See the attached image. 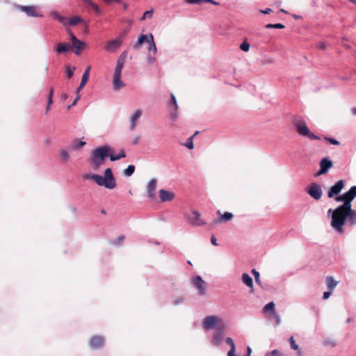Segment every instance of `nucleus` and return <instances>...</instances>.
<instances>
[{"instance_id":"obj_8","label":"nucleus","mask_w":356,"mask_h":356,"mask_svg":"<svg viewBox=\"0 0 356 356\" xmlns=\"http://www.w3.org/2000/svg\"><path fill=\"white\" fill-rule=\"evenodd\" d=\"M225 325H219L216 329L210 342L215 346H219L224 338Z\"/></svg>"},{"instance_id":"obj_16","label":"nucleus","mask_w":356,"mask_h":356,"mask_svg":"<svg viewBox=\"0 0 356 356\" xmlns=\"http://www.w3.org/2000/svg\"><path fill=\"white\" fill-rule=\"evenodd\" d=\"M18 8L26 13L29 17H42L43 15L36 12L35 7L33 6H18Z\"/></svg>"},{"instance_id":"obj_53","label":"nucleus","mask_w":356,"mask_h":356,"mask_svg":"<svg viewBox=\"0 0 356 356\" xmlns=\"http://www.w3.org/2000/svg\"><path fill=\"white\" fill-rule=\"evenodd\" d=\"M60 156L63 159H67L69 158V153L66 150V149H61L60 151Z\"/></svg>"},{"instance_id":"obj_59","label":"nucleus","mask_w":356,"mask_h":356,"mask_svg":"<svg viewBox=\"0 0 356 356\" xmlns=\"http://www.w3.org/2000/svg\"><path fill=\"white\" fill-rule=\"evenodd\" d=\"M184 302V298L180 297V298H177L175 301H174V305H177L180 303H182Z\"/></svg>"},{"instance_id":"obj_33","label":"nucleus","mask_w":356,"mask_h":356,"mask_svg":"<svg viewBox=\"0 0 356 356\" xmlns=\"http://www.w3.org/2000/svg\"><path fill=\"white\" fill-rule=\"evenodd\" d=\"M135 171V166L134 165H129L126 169L123 170V175L125 177H131Z\"/></svg>"},{"instance_id":"obj_48","label":"nucleus","mask_w":356,"mask_h":356,"mask_svg":"<svg viewBox=\"0 0 356 356\" xmlns=\"http://www.w3.org/2000/svg\"><path fill=\"white\" fill-rule=\"evenodd\" d=\"M153 15V9L145 12L140 18V20H145L147 17L152 18Z\"/></svg>"},{"instance_id":"obj_62","label":"nucleus","mask_w":356,"mask_h":356,"mask_svg":"<svg viewBox=\"0 0 356 356\" xmlns=\"http://www.w3.org/2000/svg\"><path fill=\"white\" fill-rule=\"evenodd\" d=\"M205 1H206L205 3H210L216 5V6L220 5V3L215 0H205Z\"/></svg>"},{"instance_id":"obj_56","label":"nucleus","mask_w":356,"mask_h":356,"mask_svg":"<svg viewBox=\"0 0 356 356\" xmlns=\"http://www.w3.org/2000/svg\"><path fill=\"white\" fill-rule=\"evenodd\" d=\"M147 61L149 64H153L156 61V58L149 54L147 57Z\"/></svg>"},{"instance_id":"obj_35","label":"nucleus","mask_w":356,"mask_h":356,"mask_svg":"<svg viewBox=\"0 0 356 356\" xmlns=\"http://www.w3.org/2000/svg\"><path fill=\"white\" fill-rule=\"evenodd\" d=\"M82 22H83V19L81 17L76 16V17L69 19L68 24L70 26H75L77 24L81 23Z\"/></svg>"},{"instance_id":"obj_61","label":"nucleus","mask_w":356,"mask_h":356,"mask_svg":"<svg viewBox=\"0 0 356 356\" xmlns=\"http://www.w3.org/2000/svg\"><path fill=\"white\" fill-rule=\"evenodd\" d=\"M260 12L263 14H270L271 12H272V9L271 8H267L264 10H261Z\"/></svg>"},{"instance_id":"obj_52","label":"nucleus","mask_w":356,"mask_h":356,"mask_svg":"<svg viewBox=\"0 0 356 356\" xmlns=\"http://www.w3.org/2000/svg\"><path fill=\"white\" fill-rule=\"evenodd\" d=\"M225 342L230 346V348H236L234 340L231 337H227Z\"/></svg>"},{"instance_id":"obj_17","label":"nucleus","mask_w":356,"mask_h":356,"mask_svg":"<svg viewBox=\"0 0 356 356\" xmlns=\"http://www.w3.org/2000/svg\"><path fill=\"white\" fill-rule=\"evenodd\" d=\"M104 338L102 336H93L90 341L89 345L92 349H99L104 346Z\"/></svg>"},{"instance_id":"obj_13","label":"nucleus","mask_w":356,"mask_h":356,"mask_svg":"<svg viewBox=\"0 0 356 356\" xmlns=\"http://www.w3.org/2000/svg\"><path fill=\"white\" fill-rule=\"evenodd\" d=\"M345 186V181L343 180H339L332 186L327 192V196L329 198H332L335 195L340 193Z\"/></svg>"},{"instance_id":"obj_15","label":"nucleus","mask_w":356,"mask_h":356,"mask_svg":"<svg viewBox=\"0 0 356 356\" xmlns=\"http://www.w3.org/2000/svg\"><path fill=\"white\" fill-rule=\"evenodd\" d=\"M168 107H172L173 110L170 112V118L173 120H177L178 118V105L175 96L173 94L170 95V100L167 103Z\"/></svg>"},{"instance_id":"obj_57","label":"nucleus","mask_w":356,"mask_h":356,"mask_svg":"<svg viewBox=\"0 0 356 356\" xmlns=\"http://www.w3.org/2000/svg\"><path fill=\"white\" fill-rule=\"evenodd\" d=\"M332 292V291H331L330 290H329L328 291H325V292L323 293V295L322 298H323V300H327V298L331 296Z\"/></svg>"},{"instance_id":"obj_36","label":"nucleus","mask_w":356,"mask_h":356,"mask_svg":"<svg viewBox=\"0 0 356 356\" xmlns=\"http://www.w3.org/2000/svg\"><path fill=\"white\" fill-rule=\"evenodd\" d=\"M127 55H128L127 51L125 50V51H122L118 56L117 63H120V64L124 65L125 60L127 57Z\"/></svg>"},{"instance_id":"obj_30","label":"nucleus","mask_w":356,"mask_h":356,"mask_svg":"<svg viewBox=\"0 0 356 356\" xmlns=\"http://www.w3.org/2000/svg\"><path fill=\"white\" fill-rule=\"evenodd\" d=\"M326 283L329 290L332 291L337 285V282L334 280L332 276H327L326 277Z\"/></svg>"},{"instance_id":"obj_55","label":"nucleus","mask_w":356,"mask_h":356,"mask_svg":"<svg viewBox=\"0 0 356 356\" xmlns=\"http://www.w3.org/2000/svg\"><path fill=\"white\" fill-rule=\"evenodd\" d=\"M271 315L273 316V318L275 320L276 324L277 325L280 324L281 320H280V317L279 314L277 313H276V312H275L272 313Z\"/></svg>"},{"instance_id":"obj_18","label":"nucleus","mask_w":356,"mask_h":356,"mask_svg":"<svg viewBox=\"0 0 356 356\" xmlns=\"http://www.w3.org/2000/svg\"><path fill=\"white\" fill-rule=\"evenodd\" d=\"M159 198L162 202H170L175 197V195L173 192L165 189H161L159 191Z\"/></svg>"},{"instance_id":"obj_1","label":"nucleus","mask_w":356,"mask_h":356,"mask_svg":"<svg viewBox=\"0 0 356 356\" xmlns=\"http://www.w3.org/2000/svg\"><path fill=\"white\" fill-rule=\"evenodd\" d=\"M113 153L114 149L108 145H102L96 148L91 154L90 165L93 168H99L104 163L106 158L111 159Z\"/></svg>"},{"instance_id":"obj_21","label":"nucleus","mask_w":356,"mask_h":356,"mask_svg":"<svg viewBox=\"0 0 356 356\" xmlns=\"http://www.w3.org/2000/svg\"><path fill=\"white\" fill-rule=\"evenodd\" d=\"M156 188V179H152L147 186V196L152 199L155 195V190Z\"/></svg>"},{"instance_id":"obj_26","label":"nucleus","mask_w":356,"mask_h":356,"mask_svg":"<svg viewBox=\"0 0 356 356\" xmlns=\"http://www.w3.org/2000/svg\"><path fill=\"white\" fill-rule=\"evenodd\" d=\"M149 35H144V34H141L138 38V40H137V42H136V44H134V49H138L139 47L144 42H146L148 43V41H149Z\"/></svg>"},{"instance_id":"obj_29","label":"nucleus","mask_w":356,"mask_h":356,"mask_svg":"<svg viewBox=\"0 0 356 356\" xmlns=\"http://www.w3.org/2000/svg\"><path fill=\"white\" fill-rule=\"evenodd\" d=\"M148 44V51L149 52L152 51L154 54H156L157 51V48L154 40L153 35L152 33H149Z\"/></svg>"},{"instance_id":"obj_40","label":"nucleus","mask_w":356,"mask_h":356,"mask_svg":"<svg viewBox=\"0 0 356 356\" xmlns=\"http://www.w3.org/2000/svg\"><path fill=\"white\" fill-rule=\"evenodd\" d=\"M53 95H54V89L50 88L49 93L48 95V102L47 106V111L49 110L50 105L53 103Z\"/></svg>"},{"instance_id":"obj_42","label":"nucleus","mask_w":356,"mask_h":356,"mask_svg":"<svg viewBox=\"0 0 356 356\" xmlns=\"http://www.w3.org/2000/svg\"><path fill=\"white\" fill-rule=\"evenodd\" d=\"M74 70H75V67H71L70 66H67L66 67L65 72H66L67 78L70 79L73 76Z\"/></svg>"},{"instance_id":"obj_23","label":"nucleus","mask_w":356,"mask_h":356,"mask_svg":"<svg viewBox=\"0 0 356 356\" xmlns=\"http://www.w3.org/2000/svg\"><path fill=\"white\" fill-rule=\"evenodd\" d=\"M86 6L88 8H91L97 15H102V10L99 6L95 3L92 0H82Z\"/></svg>"},{"instance_id":"obj_50","label":"nucleus","mask_w":356,"mask_h":356,"mask_svg":"<svg viewBox=\"0 0 356 356\" xmlns=\"http://www.w3.org/2000/svg\"><path fill=\"white\" fill-rule=\"evenodd\" d=\"M323 343H324V345L330 346V347H334L337 345L336 342L334 340L330 339H325L323 341Z\"/></svg>"},{"instance_id":"obj_11","label":"nucleus","mask_w":356,"mask_h":356,"mask_svg":"<svg viewBox=\"0 0 356 356\" xmlns=\"http://www.w3.org/2000/svg\"><path fill=\"white\" fill-rule=\"evenodd\" d=\"M192 284L194 287L197 290L200 296L206 294V283L201 276L196 275L192 279Z\"/></svg>"},{"instance_id":"obj_20","label":"nucleus","mask_w":356,"mask_h":356,"mask_svg":"<svg viewBox=\"0 0 356 356\" xmlns=\"http://www.w3.org/2000/svg\"><path fill=\"white\" fill-rule=\"evenodd\" d=\"M104 178L106 179L107 182L111 184V186L114 188L116 186L115 178L113 174L112 170L109 168L105 169Z\"/></svg>"},{"instance_id":"obj_44","label":"nucleus","mask_w":356,"mask_h":356,"mask_svg":"<svg viewBox=\"0 0 356 356\" xmlns=\"http://www.w3.org/2000/svg\"><path fill=\"white\" fill-rule=\"evenodd\" d=\"M289 342H290L291 348L293 350H298V351L299 350V346L298 344H296L293 337H291L289 338Z\"/></svg>"},{"instance_id":"obj_7","label":"nucleus","mask_w":356,"mask_h":356,"mask_svg":"<svg viewBox=\"0 0 356 356\" xmlns=\"http://www.w3.org/2000/svg\"><path fill=\"white\" fill-rule=\"evenodd\" d=\"M308 195L314 199L315 200H318L321 198L323 191L321 186L317 183H312L306 190Z\"/></svg>"},{"instance_id":"obj_12","label":"nucleus","mask_w":356,"mask_h":356,"mask_svg":"<svg viewBox=\"0 0 356 356\" xmlns=\"http://www.w3.org/2000/svg\"><path fill=\"white\" fill-rule=\"evenodd\" d=\"M122 44V38H116L115 39L108 41L104 46L106 51L110 53L115 52Z\"/></svg>"},{"instance_id":"obj_24","label":"nucleus","mask_w":356,"mask_h":356,"mask_svg":"<svg viewBox=\"0 0 356 356\" xmlns=\"http://www.w3.org/2000/svg\"><path fill=\"white\" fill-rule=\"evenodd\" d=\"M142 111L140 109L136 110L130 118V129L131 131L134 130L136 126V121L141 116Z\"/></svg>"},{"instance_id":"obj_34","label":"nucleus","mask_w":356,"mask_h":356,"mask_svg":"<svg viewBox=\"0 0 356 356\" xmlns=\"http://www.w3.org/2000/svg\"><path fill=\"white\" fill-rule=\"evenodd\" d=\"M198 134V131H196L193 136H191V137H189L187 140H186V142L184 144V146H186V147H188L189 149H193L194 148V145H193V138H194V136L195 135H197Z\"/></svg>"},{"instance_id":"obj_54","label":"nucleus","mask_w":356,"mask_h":356,"mask_svg":"<svg viewBox=\"0 0 356 356\" xmlns=\"http://www.w3.org/2000/svg\"><path fill=\"white\" fill-rule=\"evenodd\" d=\"M186 3L190 4H201L205 3V0H186Z\"/></svg>"},{"instance_id":"obj_32","label":"nucleus","mask_w":356,"mask_h":356,"mask_svg":"<svg viewBox=\"0 0 356 356\" xmlns=\"http://www.w3.org/2000/svg\"><path fill=\"white\" fill-rule=\"evenodd\" d=\"M126 156V154L123 149H121L117 155H115L114 153L111 154V161H115L120 159L124 158Z\"/></svg>"},{"instance_id":"obj_46","label":"nucleus","mask_w":356,"mask_h":356,"mask_svg":"<svg viewBox=\"0 0 356 356\" xmlns=\"http://www.w3.org/2000/svg\"><path fill=\"white\" fill-rule=\"evenodd\" d=\"M123 66L124 65L120 64V63H116L114 74H122V70L123 68Z\"/></svg>"},{"instance_id":"obj_51","label":"nucleus","mask_w":356,"mask_h":356,"mask_svg":"<svg viewBox=\"0 0 356 356\" xmlns=\"http://www.w3.org/2000/svg\"><path fill=\"white\" fill-rule=\"evenodd\" d=\"M124 239V236L123 235H121L116 240L112 241L111 244L114 245H119Z\"/></svg>"},{"instance_id":"obj_58","label":"nucleus","mask_w":356,"mask_h":356,"mask_svg":"<svg viewBox=\"0 0 356 356\" xmlns=\"http://www.w3.org/2000/svg\"><path fill=\"white\" fill-rule=\"evenodd\" d=\"M235 352L236 348H230L227 353V356H236Z\"/></svg>"},{"instance_id":"obj_4","label":"nucleus","mask_w":356,"mask_h":356,"mask_svg":"<svg viewBox=\"0 0 356 356\" xmlns=\"http://www.w3.org/2000/svg\"><path fill=\"white\" fill-rule=\"evenodd\" d=\"M219 325H225L224 321L216 316H208L204 318L202 327L205 330L217 328Z\"/></svg>"},{"instance_id":"obj_6","label":"nucleus","mask_w":356,"mask_h":356,"mask_svg":"<svg viewBox=\"0 0 356 356\" xmlns=\"http://www.w3.org/2000/svg\"><path fill=\"white\" fill-rule=\"evenodd\" d=\"M188 223L193 227L204 225L206 222L201 219V214L197 211H193L191 213L186 216Z\"/></svg>"},{"instance_id":"obj_31","label":"nucleus","mask_w":356,"mask_h":356,"mask_svg":"<svg viewBox=\"0 0 356 356\" xmlns=\"http://www.w3.org/2000/svg\"><path fill=\"white\" fill-rule=\"evenodd\" d=\"M51 16L54 18L58 19L60 23L63 24H68V19L64 16L60 15L58 13L54 11L51 13Z\"/></svg>"},{"instance_id":"obj_14","label":"nucleus","mask_w":356,"mask_h":356,"mask_svg":"<svg viewBox=\"0 0 356 356\" xmlns=\"http://www.w3.org/2000/svg\"><path fill=\"white\" fill-rule=\"evenodd\" d=\"M70 40L72 42V44H70L72 48L73 47L75 49L74 54L76 55H79L80 54V51L86 47V44L84 42L77 39V38L73 34L70 36Z\"/></svg>"},{"instance_id":"obj_2","label":"nucleus","mask_w":356,"mask_h":356,"mask_svg":"<svg viewBox=\"0 0 356 356\" xmlns=\"http://www.w3.org/2000/svg\"><path fill=\"white\" fill-rule=\"evenodd\" d=\"M328 213L332 214L331 226L338 232L342 234L343 232V226L345 224L347 218L354 214V211H337V209L332 210L330 209Z\"/></svg>"},{"instance_id":"obj_41","label":"nucleus","mask_w":356,"mask_h":356,"mask_svg":"<svg viewBox=\"0 0 356 356\" xmlns=\"http://www.w3.org/2000/svg\"><path fill=\"white\" fill-rule=\"evenodd\" d=\"M349 197L353 201V200L356 197V186H352L348 191H347Z\"/></svg>"},{"instance_id":"obj_63","label":"nucleus","mask_w":356,"mask_h":356,"mask_svg":"<svg viewBox=\"0 0 356 356\" xmlns=\"http://www.w3.org/2000/svg\"><path fill=\"white\" fill-rule=\"evenodd\" d=\"M139 140H140V138L139 136H136L134 138L133 141H132V144L133 145H137L139 142Z\"/></svg>"},{"instance_id":"obj_19","label":"nucleus","mask_w":356,"mask_h":356,"mask_svg":"<svg viewBox=\"0 0 356 356\" xmlns=\"http://www.w3.org/2000/svg\"><path fill=\"white\" fill-rule=\"evenodd\" d=\"M72 50V46L70 43L67 42L58 43L55 51L58 54H62L67 53Z\"/></svg>"},{"instance_id":"obj_47","label":"nucleus","mask_w":356,"mask_h":356,"mask_svg":"<svg viewBox=\"0 0 356 356\" xmlns=\"http://www.w3.org/2000/svg\"><path fill=\"white\" fill-rule=\"evenodd\" d=\"M240 49L243 51H248L249 49H250V44L247 42V41H243L241 44H240Z\"/></svg>"},{"instance_id":"obj_49","label":"nucleus","mask_w":356,"mask_h":356,"mask_svg":"<svg viewBox=\"0 0 356 356\" xmlns=\"http://www.w3.org/2000/svg\"><path fill=\"white\" fill-rule=\"evenodd\" d=\"M324 140L328 141L332 145H339L340 144L339 141L337 140L327 136H325Z\"/></svg>"},{"instance_id":"obj_64","label":"nucleus","mask_w":356,"mask_h":356,"mask_svg":"<svg viewBox=\"0 0 356 356\" xmlns=\"http://www.w3.org/2000/svg\"><path fill=\"white\" fill-rule=\"evenodd\" d=\"M252 353V349L250 346L247 347V353L245 356H250Z\"/></svg>"},{"instance_id":"obj_37","label":"nucleus","mask_w":356,"mask_h":356,"mask_svg":"<svg viewBox=\"0 0 356 356\" xmlns=\"http://www.w3.org/2000/svg\"><path fill=\"white\" fill-rule=\"evenodd\" d=\"M270 312L271 314L275 312V303L273 302H270L266 304L264 307V312Z\"/></svg>"},{"instance_id":"obj_45","label":"nucleus","mask_w":356,"mask_h":356,"mask_svg":"<svg viewBox=\"0 0 356 356\" xmlns=\"http://www.w3.org/2000/svg\"><path fill=\"white\" fill-rule=\"evenodd\" d=\"M265 356H285V355L282 354V353L277 350H273L272 351L268 352L267 353H266Z\"/></svg>"},{"instance_id":"obj_28","label":"nucleus","mask_w":356,"mask_h":356,"mask_svg":"<svg viewBox=\"0 0 356 356\" xmlns=\"http://www.w3.org/2000/svg\"><path fill=\"white\" fill-rule=\"evenodd\" d=\"M242 280H243V282L246 286H248L250 288H252V286H253V280H252V277L250 276L249 274H248L246 273H244L242 275Z\"/></svg>"},{"instance_id":"obj_3","label":"nucleus","mask_w":356,"mask_h":356,"mask_svg":"<svg viewBox=\"0 0 356 356\" xmlns=\"http://www.w3.org/2000/svg\"><path fill=\"white\" fill-rule=\"evenodd\" d=\"M293 124L296 131L301 136L307 138L309 140H320V137L312 132L305 120L301 117H295L293 119Z\"/></svg>"},{"instance_id":"obj_22","label":"nucleus","mask_w":356,"mask_h":356,"mask_svg":"<svg viewBox=\"0 0 356 356\" xmlns=\"http://www.w3.org/2000/svg\"><path fill=\"white\" fill-rule=\"evenodd\" d=\"M90 70V66H88L86 67V69L85 70V71L82 75L81 83H80L78 88L76 89V93H79L83 89V88L86 86V83L88 82V79H89Z\"/></svg>"},{"instance_id":"obj_39","label":"nucleus","mask_w":356,"mask_h":356,"mask_svg":"<svg viewBox=\"0 0 356 356\" xmlns=\"http://www.w3.org/2000/svg\"><path fill=\"white\" fill-rule=\"evenodd\" d=\"M86 144L85 141L76 140L72 143V149H78Z\"/></svg>"},{"instance_id":"obj_38","label":"nucleus","mask_w":356,"mask_h":356,"mask_svg":"<svg viewBox=\"0 0 356 356\" xmlns=\"http://www.w3.org/2000/svg\"><path fill=\"white\" fill-rule=\"evenodd\" d=\"M284 27H285V26L283 24H281V23L267 24L265 26V28L268 29H282Z\"/></svg>"},{"instance_id":"obj_10","label":"nucleus","mask_w":356,"mask_h":356,"mask_svg":"<svg viewBox=\"0 0 356 356\" xmlns=\"http://www.w3.org/2000/svg\"><path fill=\"white\" fill-rule=\"evenodd\" d=\"M333 161L329 157L323 158L319 163L320 170L317 172L316 175L326 174L333 167Z\"/></svg>"},{"instance_id":"obj_27","label":"nucleus","mask_w":356,"mask_h":356,"mask_svg":"<svg viewBox=\"0 0 356 356\" xmlns=\"http://www.w3.org/2000/svg\"><path fill=\"white\" fill-rule=\"evenodd\" d=\"M234 215L229 212H225L220 217L216 220V223H220L222 222H227L232 219Z\"/></svg>"},{"instance_id":"obj_9","label":"nucleus","mask_w":356,"mask_h":356,"mask_svg":"<svg viewBox=\"0 0 356 356\" xmlns=\"http://www.w3.org/2000/svg\"><path fill=\"white\" fill-rule=\"evenodd\" d=\"M84 179H92L94 180L98 186H104L108 189H113L111 184L107 182L105 178L103 176L97 175V174H86L83 175Z\"/></svg>"},{"instance_id":"obj_60","label":"nucleus","mask_w":356,"mask_h":356,"mask_svg":"<svg viewBox=\"0 0 356 356\" xmlns=\"http://www.w3.org/2000/svg\"><path fill=\"white\" fill-rule=\"evenodd\" d=\"M211 243H212V245H213L215 246L218 245L217 240L214 235H212L211 237Z\"/></svg>"},{"instance_id":"obj_43","label":"nucleus","mask_w":356,"mask_h":356,"mask_svg":"<svg viewBox=\"0 0 356 356\" xmlns=\"http://www.w3.org/2000/svg\"><path fill=\"white\" fill-rule=\"evenodd\" d=\"M252 273L253 274V275L254 277L256 283L259 285H261V281L259 279V276H260L259 272L254 268L252 270Z\"/></svg>"},{"instance_id":"obj_25","label":"nucleus","mask_w":356,"mask_h":356,"mask_svg":"<svg viewBox=\"0 0 356 356\" xmlns=\"http://www.w3.org/2000/svg\"><path fill=\"white\" fill-rule=\"evenodd\" d=\"M122 74H113V88L115 90H120L125 85L121 80Z\"/></svg>"},{"instance_id":"obj_5","label":"nucleus","mask_w":356,"mask_h":356,"mask_svg":"<svg viewBox=\"0 0 356 356\" xmlns=\"http://www.w3.org/2000/svg\"><path fill=\"white\" fill-rule=\"evenodd\" d=\"M335 200L337 202H343V204L339 206L337 208V211H341L343 210V211H353L351 209V202H352V200L349 197L348 194L347 192H346L345 193H343L341 195L337 196L335 198Z\"/></svg>"}]
</instances>
